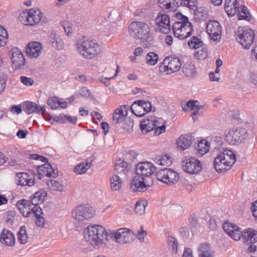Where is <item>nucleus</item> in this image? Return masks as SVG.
Segmentation results:
<instances>
[{
    "mask_svg": "<svg viewBox=\"0 0 257 257\" xmlns=\"http://www.w3.org/2000/svg\"><path fill=\"white\" fill-rule=\"evenodd\" d=\"M151 31L149 24L143 21H134L128 27L130 35L136 40H140L145 48L157 47L154 37Z\"/></svg>",
    "mask_w": 257,
    "mask_h": 257,
    "instance_id": "1",
    "label": "nucleus"
},
{
    "mask_svg": "<svg viewBox=\"0 0 257 257\" xmlns=\"http://www.w3.org/2000/svg\"><path fill=\"white\" fill-rule=\"evenodd\" d=\"M109 235L105 228L100 225H89L83 230L85 240L98 248H104L107 246Z\"/></svg>",
    "mask_w": 257,
    "mask_h": 257,
    "instance_id": "2",
    "label": "nucleus"
},
{
    "mask_svg": "<svg viewBox=\"0 0 257 257\" xmlns=\"http://www.w3.org/2000/svg\"><path fill=\"white\" fill-rule=\"evenodd\" d=\"M216 154L214 159V166L217 172H223L230 169L236 161L234 153L226 148H216Z\"/></svg>",
    "mask_w": 257,
    "mask_h": 257,
    "instance_id": "3",
    "label": "nucleus"
},
{
    "mask_svg": "<svg viewBox=\"0 0 257 257\" xmlns=\"http://www.w3.org/2000/svg\"><path fill=\"white\" fill-rule=\"evenodd\" d=\"M223 228L224 231L235 240H239L241 238L244 243L247 244L257 241V233L253 230H244L242 233L237 226L229 222L224 223Z\"/></svg>",
    "mask_w": 257,
    "mask_h": 257,
    "instance_id": "4",
    "label": "nucleus"
},
{
    "mask_svg": "<svg viewBox=\"0 0 257 257\" xmlns=\"http://www.w3.org/2000/svg\"><path fill=\"white\" fill-rule=\"evenodd\" d=\"M189 8L197 13L202 12L203 9H198L196 0H158V6L165 13L175 12L178 10L180 4Z\"/></svg>",
    "mask_w": 257,
    "mask_h": 257,
    "instance_id": "5",
    "label": "nucleus"
},
{
    "mask_svg": "<svg viewBox=\"0 0 257 257\" xmlns=\"http://www.w3.org/2000/svg\"><path fill=\"white\" fill-rule=\"evenodd\" d=\"M99 44L94 40L84 36L81 38V56L87 60L93 59L100 53Z\"/></svg>",
    "mask_w": 257,
    "mask_h": 257,
    "instance_id": "6",
    "label": "nucleus"
},
{
    "mask_svg": "<svg viewBox=\"0 0 257 257\" xmlns=\"http://www.w3.org/2000/svg\"><path fill=\"white\" fill-rule=\"evenodd\" d=\"M247 132L242 127H233L229 128L224 132V140L230 145L240 144L245 140Z\"/></svg>",
    "mask_w": 257,
    "mask_h": 257,
    "instance_id": "7",
    "label": "nucleus"
},
{
    "mask_svg": "<svg viewBox=\"0 0 257 257\" xmlns=\"http://www.w3.org/2000/svg\"><path fill=\"white\" fill-rule=\"evenodd\" d=\"M236 40L245 49H248L253 43L254 31L249 28L239 27L235 34Z\"/></svg>",
    "mask_w": 257,
    "mask_h": 257,
    "instance_id": "8",
    "label": "nucleus"
},
{
    "mask_svg": "<svg viewBox=\"0 0 257 257\" xmlns=\"http://www.w3.org/2000/svg\"><path fill=\"white\" fill-rule=\"evenodd\" d=\"M42 19V13L39 9H32L22 12L19 16L20 21L26 26H35Z\"/></svg>",
    "mask_w": 257,
    "mask_h": 257,
    "instance_id": "9",
    "label": "nucleus"
},
{
    "mask_svg": "<svg viewBox=\"0 0 257 257\" xmlns=\"http://www.w3.org/2000/svg\"><path fill=\"white\" fill-rule=\"evenodd\" d=\"M172 28L174 36L180 40L189 37L193 32V25L189 22H176Z\"/></svg>",
    "mask_w": 257,
    "mask_h": 257,
    "instance_id": "10",
    "label": "nucleus"
},
{
    "mask_svg": "<svg viewBox=\"0 0 257 257\" xmlns=\"http://www.w3.org/2000/svg\"><path fill=\"white\" fill-rule=\"evenodd\" d=\"M182 64L180 59L176 57H166L159 68L161 73L170 74L178 71L181 68Z\"/></svg>",
    "mask_w": 257,
    "mask_h": 257,
    "instance_id": "11",
    "label": "nucleus"
},
{
    "mask_svg": "<svg viewBox=\"0 0 257 257\" xmlns=\"http://www.w3.org/2000/svg\"><path fill=\"white\" fill-rule=\"evenodd\" d=\"M157 179L164 183L174 184L179 179V174L174 170L164 168L158 171L156 174Z\"/></svg>",
    "mask_w": 257,
    "mask_h": 257,
    "instance_id": "12",
    "label": "nucleus"
},
{
    "mask_svg": "<svg viewBox=\"0 0 257 257\" xmlns=\"http://www.w3.org/2000/svg\"><path fill=\"white\" fill-rule=\"evenodd\" d=\"M109 236L113 237L117 243L124 244L132 241L134 234L130 229L122 228L110 232Z\"/></svg>",
    "mask_w": 257,
    "mask_h": 257,
    "instance_id": "13",
    "label": "nucleus"
},
{
    "mask_svg": "<svg viewBox=\"0 0 257 257\" xmlns=\"http://www.w3.org/2000/svg\"><path fill=\"white\" fill-rule=\"evenodd\" d=\"M153 184L152 181L136 175L130 183V188L133 192H145Z\"/></svg>",
    "mask_w": 257,
    "mask_h": 257,
    "instance_id": "14",
    "label": "nucleus"
},
{
    "mask_svg": "<svg viewBox=\"0 0 257 257\" xmlns=\"http://www.w3.org/2000/svg\"><path fill=\"white\" fill-rule=\"evenodd\" d=\"M155 171V166L151 162H140L136 165V175L146 177L149 181H152L150 177Z\"/></svg>",
    "mask_w": 257,
    "mask_h": 257,
    "instance_id": "15",
    "label": "nucleus"
},
{
    "mask_svg": "<svg viewBox=\"0 0 257 257\" xmlns=\"http://www.w3.org/2000/svg\"><path fill=\"white\" fill-rule=\"evenodd\" d=\"M155 23L156 29L160 32L168 34L170 32V20L168 15L159 13L155 19Z\"/></svg>",
    "mask_w": 257,
    "mask_h": 257,
    "instance_id": "16",
    "label": "nucleus"
},
{
    "mask_svg": "<svg viewBox=\"0 0 257 257\" xmlns=\"http://www.w3.org/2000/svg\"><path fill=\"white\" fill-rule=\"evenodd\" d=\"M132 112L136 116L142 117L152 110L150 102L139 100L133 102L131 107Z\"/></svg>",
    "mask_w": 257,
    "mask_h": 257,
    "instance_id": "17",
    "label": "nucleus"
},
{
    "mask_svg": "<svg viewBox=\"0 0 257 257\" xmlns=\"http://www.w3.org/2000/svg\"><path fill=\"white\" fill-rule=\"evenodd\" d=\"M183 166L184 170L191 174H197L202 169L201 162L198 159L193 157L186 159L183 162Z\"/></svg>",
    "mask_w": 257,
    "mask_h": 257,
    "instance_id": "18",
    "label": "nucleus"
},
{
    "mask_svg": "<svg viewBox=\"0 0 257 257\" xmlns=\"http://www.w3.org/2000/svg\"><path fill=\"white\" fill-rule=\"evenodd\" d=\"M206 32L210 39L218 42L221 39V29L219 23L216 21H209L206 27Z\"/></svg>",
    "mask_w": 257,
    "mask_h": 257,
    "instance_id": "19",
    "label": "nucleus"
},
{
    "mask_svg": "<svg viewBox=\"0 0 257 257\" xmlns=\"http://www.w3.org/2000/svg\"><path fill=\"white\" fill-rule=\"evenodd\" d=\"M12 62L13 67L16 69L22 68L25 64V59L21 50L18 48H13L12 49Z\"/></svg>",
    "mask_w": 257,
    "mask_h": 257,
    "instance_id": "20",
    "label": "nucleus"
},
{
    "mask_svg": "<svg viewBox=\"0 0 257 257\" xmlns=\"http://www.w3.org/2000/svg\"><path fill=\"white\" fill-rule=\"evenodd\" d=\"M23 110L28 114L35 112L43 114L46 109L45 106H40L35 102L26 101L23 103Z\"/></svg>",
    "mask_w": 257,
    "mask_h": 257,
    "instance_id": "21",
    "label": "nucleus"
},
{
    "mask_svg": "<svg viewBox=\"0 0 257 257\" xmlns=\"http://www.w3.org/2000/svg\"><path fill=\"white\" fill-rule=\"evenodd\" d=\"M42 49V44L40 42L34 41L28 44L26 52L30 58H37L41 54Z\"/></svg>",
    "mask_w": 257,
    "mask_h": 257,
    "instance_id": "22",
    "label": "nucleus"
},
{
    "mask_svg": "<svg viewBox=\"0 0 257 257\" xmlns=\"http://www.w3.org/2000/svg\"><path fill=\"white\" fill-rule=\"evenodd\" d=\"M37 171L40 176H46L49 177L56 178L58 176V170L54 169L49 163L37 167Z\"/></svg>",
    "mask_w": 257,
    "mask_h": 257,
    "instance_id": "23",
    "label": "nucleus"
},
{
    "mask_svg": "<svg viewBox=\"0 0 257 257\" xmlns=\"http://www.w3.org/2000/svg\"><path fill=\"white\" fill-rule=\"evenodd\" d=\"M194 140V139L191 135H182L177 140V147L181 151L188 149L191 147Z\"/></svg>",
    "mask_w": 257,
    "mask_h": 257,
    "instance_id": "24",
    "label": "nucleus"
},
{
    "mask_svg": "<svg viewBox=\"0 0 257 257\" xmlns=\"http://www.w3.org/2000/svg\"><path fill=\"white\" fill-rule=\"evenodd\" d=\"M224 9L229 17H232L239 12V4L237 0H225Z\"/></svg>",
    "mask_w": 257,
    "mask_h": 257,
    "instance_id": "25",
    "label": "nucleus"
},
{
    "mask_svg": "<svg viewBox=\"0 0 257 257\" xmlns=\"http://www.w3.org/2000/svg\"><path fill=\"white\" fill-rule=\"evenodd\" d=\"M17 184L22 186H28L31 187L35 184V179L30 176L28 173L20 172L17 174Z\"/></svg>",
    "mask_w": 257,
    "mask_h": 257,
    "instance_id": "26",
    "label": "nucleus"
},
{
    "mask_svg": "<svg viewBox=\"0 0 257 257\" xmlns=\"http://www.w3.org/2000/svg\"><path fill=\"white\" fill-rule=\"evenodd\" d=\"M198 257H213L214 251L210 244L203 242L199 244L198 248Z\"/></svg>",
    "mask_w": 257,
    "mask_h": 257,
    "instance_id": "27",
    "label": "nucleus"
},
{
    "mask_svg": "<svg viewBox=\"0 0 257 257\" xmlns=\"http://www.w3.org/2000/svg\"><path fill=\"white\" fill-rule=\"evenodd\" d=\"M48 41L51 46L58 50L64 48V42L60 36L55 32H52L48 38Z\"/></svg>",
    "mask_w": 257,
    "mask_h": 257,
    "instance_id": "28",
    "label": "nucleus"
},
{
    "mask_svg": "<svg viewBox=\"0 0 257 257\" xmlns=\"http://www.w3.org/2000/svg\"><path fill=\"white\" fill-rule=\"evenodd\" d=\"M128 107V106L124 105L117 108L113 113V121L115 123H120L123 121L127 114Z\"/></svg>",
    "mask_w": 257,
    "mask_h": 257,
    "instance_id": "29",
    "label": "nucleus"
},
{
    "mask_svg": "<svg viewBox=\"0 0 257 257\" xmlns=\"http://www.w3.org/2000/svg\"><path fill=\"white\" fill-rule=\"evenodd\" d=\"M0 242L7 246H13L15 238L13 234L9 230L3 229L0 237Z\"/></svg>",
    "mask_w": 257,
    "mask_h": 257,
    "instance_id": "30",
    "label": "nucleus"
},
{
    "mask_svg": "<svg viewBox=\"0 0 257 257\" xmlns=\"http://www.w3.org/2000/svg\"><path fill=\"white\" fill-rule=\"evenodd\" d=\"M17 206L24 217H29L31 214L32 205L29 200L25 199L19 200Z\"/></svg>",
    "mask_w": 257,
    "mask_h": 257,
    "instance_id": "31",
    "label": "nucleus"
},
{
    "mask_svg": "<svg viewBox=\"0 0 257 257\" xmlns=\"http://www.w3.org/2000/svg\"><path fill=\"white\" fill-rule=\"evenodd\" d=\"M94 214L95 210L90 204L81 205V221L90 219L94 217Z\"/></svg>",
    "mask_w": 257,
    "mask_h": 257,
    "instance_id": "32",
    "label": "nucleus"
},
{
    "mask_svg": "<svg viewBox=\"0 0 257 257\" xmlns=\"http://www.w3.org/2000/svg\"><path fill=\"white\" fill-rule=\"evenodd\" d=\"M203 105H200L199 102L198 100H190L187 102L186 105L183 109L184 110H188V109L195 110L192 114L193 119H195L194 117L199 114L198 110L203 108Z\"/></svg>",
    "mask_w": 257,
    "mask_h": 257,
    "instance_id": "33",
    "label": "nucleus"
},
{
    "mask_svg": "<svg viewBox=\"0 0 257 257\" xmlns=\"http://www.w3.org/2000/svg\"><path fill=\"white\" fill-rule=\"evenodd\" d=\"M210 149L209 142L206 140H202L199 141L195 147L196 154L198 156H202L207 152Z\"/></svg>",
    "mask_w": 257,
    "mask_h": 257,
    "instance_id": "34",
    "label": "nucleus"
},
{
    "mask_svg": "<svg viewBox=\"0 0 257 257\" xmlns=\"http://www.w3.org/2000/svg\"><path fill=\"white\" fill-rule=\"evenodd\" d=\"M46 196L47 193L45 190L43 189L40 190L31 197V200H29L31 205L35 206L38 205L39 204L42 203Z\"/></svg>",
    "mask_w": 257,
    "mask_h": 257,
    "instance_id": "35",
    "label": "nucleus"
},
{
    "mask_svg": "<svg viewBox=\"0 0 257 257\" xmlns=\"http://www.w3.org/2000/svg\"><path fill=\"white\" fill-rule=\"evenodd\" d=\"M153 117L145 118L141 121L140 128L143 133H147L154 129Z\"/></svg>",
    "mask_w": 257,
    "mask_h": 257,
    "instance_id": "36",
    "label": "nucleus"
},
{
    "mask_svg": "<svg viewBox=\"0 0 257 257\" xmlns=\"http://www.w3.org/2000/svg\"><path fill=\"white\" fill-rule=\"evenodd\" d=\"M47 104L52 109H56L59 107L61 108H65L67 106L66 101H62L57 97H53L49 98L47 100Z\"/></svg>",
    "mask_w": 257,
    "mask_h": 257,
    "instance_id": "37",
    "label": "nucleus"
},
{
    "mask_svg": "<svg viewBox=\"0 0 257 257\" xmlns=\"http://www.w3.org/2000/svg\"><path fill=\"white\" fill-rule=\"evenodd\" d=\"M110 189L113 191L120 190L122 188L121 178L117 175H113L110 178Z\"/></svg>",
    "mask_w": 257,
    "mask_h": 257,
    "instance_id": "38",
    "label": "nucleus"
},
{
    "mask_svg": "<svg viewBox=\"0 0 257 257\" xmlns=\"http://www.w3.org/2000/svg\"><path fill=\"white\" fill-rule=\"evenodd\" d=\"M154 161L156 164L161 166H170L172 163V158L169 155L157 156Z\"/></svg>",
    "mask_w": 257,
    "mask_h": 257,
    "instance_id": "39",
    "label": "nucleus"
},
{
    "mask_svg": "<svg viewBox=\"0 0 257 257\" xmlns=\"http://www.w3.org/2000/svg\"><path fill=\"white\" fill-rule=\"evenodd\" d=\"M188 44L190 48L196 49L203 47L204 43L197 37L193 36L188 41Z\"/></svg>",
    "mask_w": 257,
    "mask_h": 257,
    "instance_id": "40",
    "label": "nucleus"
},
{
    "mask_svg": "<svg viewBox=\"0 0 257 257\" xmlns=\"http://www.w3.org/2000/svg\"><path fill=\"white\" fill-rule=\"evenodd\" d=\"M146 62L148 64L155 65L158 61L159 57L157 54L154 52L148 53L146 56Z\"/></svg>",
    "mask_w": 257,
    "mask_h": 257,
    "instance_id": "41",
    "label": "nucleus"
},
{
    "mask_svg": "<svg viewBox=\"0 0 257 257\" xmlns=\"http://www.w3.org/2000/svg\"><path fill=\"white\" fill-rule=\"evenodd\" d=\"M147 205V202L145 200L137 202L135 208V212L139 215L143 214L145 212L146 206Z\"/></svg>",
    "mask_w": 257,
    "mask_h": 257,
    "instance_id": "42",
    "label": "nucleus"
},
{
    "mask_svg": "<svg viewBox=\"0 0 257 257\" xmlns=\"http://www.w3.org/2000/svg\"><path fill=\"white\" fill-rule=\"evenodd\" d=\"M18 240L22 244H25L27 241L28 236L26 231V228L25 226H22L18 233Z\"/></svg>",
    "mask_w": 257,
    "mask_h": 257,
    "instance_id": "43",
    "label": "nucleus"
},
{
    "mask_svg": "<svg viewBox=\"0 0 257 257\" xmlns=\"http://www.w3.org/2000/svg\"><path fill=\"white\" fill-rule=\"evenodd\" d=\"M47 185L48 187L51 190L62 191L63 188V186L59 182L55 180H48Z\"/></svg>",
    "mask_w": 257,
    "mask_h": 257,
    "instance_id": "44",
    "label": "nucleus"
},
{
    "mask_svg": "<svg viewBox=\"0 0 257 257\" xmlns=\"http://www.w3.org/2000/svg\"><path fill=\"white\" fill-rule=\"evenodd\" d=\"M247 80L253 86L257 87V71H249L246 76Z\"/></svg>",
    "mask_w": 257,
    "mask_h": 257,
    "instance_id": "45",
    "label": "nucleus"
},
{
    "mask_svg": "<svg viewBox=\"0 0 257 257\" xmlns=\"http://www.w3.org/2000/svg\"><path fill=\"white\" fill-rule=\"evenodd\" d=\"M169 249L173 253L177 252V242L176 239L173 236H169L167 239Z\"/></svg>",
    "mask_w": 257,
    "mask_h": 257,
    "instance_id": "46",
    "label": "nucleus"
},
{
    "mask_svg": "<svg viewBox=\"0 0 257 257\" xmlns=\"http://www.w3.org/2000/svg\"><path fill=\"white\" fill-rule=\"evenodd\" d=\"M94 159V157L92 156L86 159L85 163H81V174L85 173L90 168Z\"/></svg>",
    "mask_w": 257,
    "mask_h": 257,
    "instance_id": "47",
    "label": "nucleus"
},
{
    "mask_svg": "<svg viewBox=\"0 0 257 257\" xmlns=\"http://www.w3.org/2000/svg\"><path fill=\"white\" fill-rule=\"evenodd\" d=\"M183 73L187 76H192L195 73V67L191 63L186 64L183 67Z\"/></svg>",
    "mask_w": 257,
    "mask_h": 257,
    "instance_id": "48",
    "label": "nucleus"
},
{
    "mask_svg": "<svg viewBox=\"0 0 257 257\" xmlns=\"http://www.w3.org/2000/svg\"><path fill=\"white\" fill-rule=\"evenodd\" d=\"M8 33L4 27L0 25V47L5 46L8 40Z\"/></svg>",
    "mask_w": 257,
    "mask_h": 257,
    "instance_id": "49",
    "label": "nucleus"
},
{
    "mask_svg": "<svg viewBox=\"0 0 257 257\" xmlns=\"http://www.w3.org/2000/svg\"><path fill=\"white\" fill-rule=\"evenodd\" d=\"M128 173V169L121 168L119 165H115V171L113 175H117L120 178L126 177Z\"/></svg>",
    "mask_w": 257,
    "mask_h": 257,
    "instance_id": "50",
    "label": "nucleus"
},
{
    "mask_svg": "<svg viewBox=\"0 0 257 257\" xmlns=\"http://www.w3.org/2000/svg\"><path fill=\"white\" fill-rule=\"evenodd\" d=\"M240 9L241 10V13H239L237 15L239 20H248L249 18V12L247 9V8L243 6H241Z\"/></svg>",
    "mask_w": 257,
    "mask_h": 257,
    "instance_id": "51",
    "label": "nucleus"
},
{
    "mask_svg": "<svg viewBox=\"0 0 257 257\" xmlns=\"http://www.w3.org/2000/svg\"><path fill=\"white\" fill-rule=\"evenodd\" d=\"M207 50L205 48H203L201 50L197 51L195 54V58L199 60H204L207 57Z\"/></svg>",
    "mask_w": 257,
    "mask_h": 257,
    "instance_id": "52",
    "label": "nucleus"
},
{
    "mask_svg": "<svg viewBox=\"0 0 257 257\" xmlns=\"http://www.w3.org/2000/svg\"><path fill=\"white\" fill-rule=\"evenodd\" d=\"M163 124L159 126L156 127L154 129V134L157 135L159 136L161 135V134L164 133L166 131V125L167 122L166 121H162Z\"/></svg>",
    "mask_w": 257,
    "mask_h": 257,
    "instance_id": "53",
    "label": "nucleus"
},
{
    "mask_svg": "<svg viewBox=\"0 0 257 257\" xmlns=\"http://www.w3.org/2000/svg\"><path fill=\"white\" fill-rule=\"evenodd\" d=\"M31 214H34L36 217L43 216V211L40 207L35 205L31 208Z\"/></svg>",
    "mask_w": 257,
    "mask_h": 257,
    "instance_id": "54",
    "label": "nucleus"
},
{
    "mask_svg": "<svg viewBox=\"0 0 257 257\" xmlns=\"http://www.w3.org/2000/svg\"><path fill=\"white\" fill-rule=\"evenodd\" d=\"M20 80L21 82L26 86H31L34 83V80L32 78L24 76H21Z\"/></svg>",
    "mask_w": 257,
    "mask_h": 257,
    "instance_id": "55",
    "label": "nucleus"
},
{
    "mask_svg": "<svg viewBox=\"0 0 257 257\" xmlns=\"http://www.w3.org/2000/svg\"><path fill=\"white\" fill-rule=\"evenodd\" d=\"M65 115L64 114H60L59 115H54L51 117L50 119L60 123H64L65 119Z\"/></svg>",
    "mask_w": 257,
    "mask_h": 257,
    "instance_id": "56",
    "label": "nucleus"
},
{
    "mask_svg": "<svg viewBox=\"0 0 257 257\" xmlns=\"http://www.w3.org/2000/svg\"><path fill=\"white\" fill-rule=\"evenodd\" d=\"M138 231L139 232L137 234V237L141 242H143L144 241V238L147 235V232L144 230L142 226L141 227L140 230Z\"/></svg>",
    "mask_w": 257,
    "mask_h": 257,
    "instance_id": "57",
    "label": "nucleus"
},
{
    "mask_svg": "<svg viewBox=\"0 0 257 257\" xmlns=\"http://www.w3.org/2000/svg\"><path fill=\"white\" fill-rule=\"evenodd\" d=\"M81 96H83L86 98H92V95H91L89 90L85 87L81 88Z\"/></svg>",
    "mask_w": 257,
    "mask_h": 257,
    "instance_id": "58",
    "label": "nucleus"
},
{
    "mask_svg": "<svg viewBox=\"0 0 257 257\" xmlns=\"http://www.w3.org/2000/svg\"><path fill=\"white\" fill-rule=\"evenodd\" d=\"M23 110V105L21 106L20 105H14L13 106L11 109L10 111L14 113L20 114L22 111Z\"/></svg>",
    "mask_w": 257,
    "mask_h": 257,
    "instance_id": "59",
    "label": "nucleus"
},
{
    "mask_svg": "<svg viewBox=\"0 0 257 257\" xmlns=\"http://www.w3.org/2000/svg\"><path fill=\"white\" fill-rule=\"evenodd\" d=\"M35 223L38 227H43L45 223V218L43 216L36 217Z\"/></svg>",
    "mask_w": 257,
    "mask_h": 257,
    "instance_id": "60",
    "label": "nucleus"
},
{
    "mask_svg": "<svg viewBox=\"0 0 257 257\" xmlns=\"http://www.w3.org/2000/svg\"><path fill=\"white\" fill-rule=\"evenodd\" d=\"M153 120L154 121V122H153V123H154V128L163 124L162 121H165L162 118L155 117H153Z\"/></svg>",
    "mask_w": 257,
    "mask_h": 257,
    "instance_id": "61",
    "label": "nucleus"
},
{
    "mask_svg": "<svg viewBox=\"0 0 257 257\" xmlns=\"http://www.w3.org/2000/svg\"><path fill=\"white\" fill-rule=\"evenodd\" d=\"M137 154L133 151H130L125 156L126 159L132 161L137 158Z\"/></svg>",
    "mask_w": 257,
    "mask_h": 257,
    "instance_id": "62",
    "label": "nucleus"
},
{
    "mask_svg": "<svg viewBox=\"0 0 257 257\" xmlns=\"http://www.w3.org/2000/svg\"><path fill=\"white\" fill-rule=\"evenodd\" d=\"M63 28L64 29V32L67 34L68 36L71 33L72 28L68 26V23L67 22H64L62 24Z\"/></svg>",
    "mask_w": 257,
    "mask_h": 257,
    "instance_id": "63",
    "label": "nucleus"
},
{
    "mask_svg": "<svg viewBox=\"0 0 257 257\" xmlns=\"http://www.w3.org/2000/svg\"><path fill=\"white\" fill-rule=\"evenodd\" d=\"M251 211L253 216L257 218V200L252 203L251 207Z\"/></svg>",
    "mask_w": 257,
    "mask_h": 257,
    "instance_id": "64",
    "label": "nucleus"
}]
</instances>
